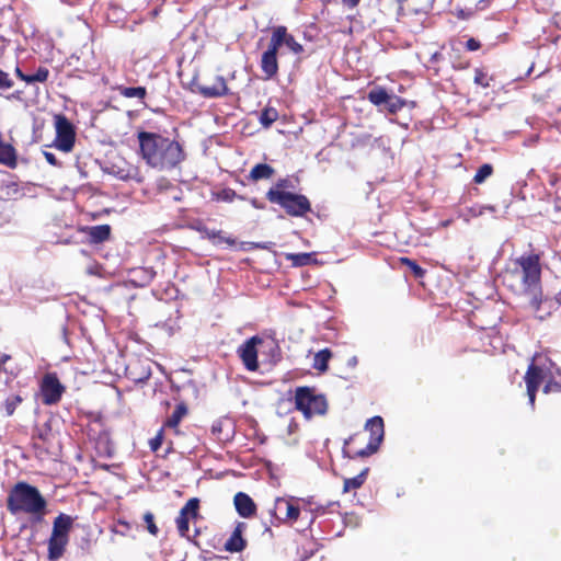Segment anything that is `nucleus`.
I'll return each mask as SVG.
<instances>
[{
	"mask_svg": "<svg viewBox=\"0 0 561 561\" xmlns=\"http://www.w3.org/2000/svg\"><path fill=\"white\" fill-rule=\"evenodd\" d=\"M137 139L141 158L152 169L169 171L185 159L184 149L175 139L151 131H139Z\"/></svg>",
	"mask_w": 561,
	"mask_h": 561,
	"instance_id": "1",
	"label": "nucleus"
},
{
	"mask_svg": "<svg viewBox=\"0 0 561 561\" xmlns=\"http://www.w3.org/2000/svg\"><path fill=\"white\" fill-rule=\"evenodd\" d=\"M519 268L514 274L520 278L519 294L524 296L534 311L538 312L542 304L541 267L538 254L522 255L516 259Z\"/></svg>",
	"mask_w": 561,
	"mask_h": 561,
	"instance_id": "2",
	"label": "nucleus"
},
{
	"mask_svg": "<svg viewBox=\"0 0 561 561\" xmlns=\"http://www.w3.org/2000/svg\"><path fill=\"white\" fill-rule=\"evenodd\" d=\"M46 506L47 502L38 489L23 481L11 489L7 499V507L12 514L26 513L42 516Z\"/></svg>",
	"mask_w": 561,
	"mask_h": 561,
	"instance_id": "3",
	"label": "nucleus"
},
{
	"mask_svg": "<svg viewBox=\"0 0 561 561\" xmlns=\"http://www.w3.org/2000/svg\"><path fill=\"white\" fill-rule=\"evenodd\" d=\"M266 198L271 203L279 205L293 217H302L311 210L309 199L302 194L270 188Z\"/></svg>",
	"mask_w": 561,
	"mask_h": 561,
	"instance_id": "4",
	"label": "nucleus"
},
{
	"mask_svg": "<svg viewBox=\"0 0 561 561\" xmlns=\"http://www.w3.org/2000/svg\"><path fill=\"white\" fill-rule=\"evenodd\" d=\"M295 405L307 419L313 415H323L328 409L325 397L323 394H317L314 390L309 387H299L296 389Z\"/></svg>",
	"mask_w": 561,
	"mask_h": 561,
	"instance_id": "5",
	"label": "nucleus"
},
{
	"mask_svg": "<svg viewBox=\"0 0 561 561\" xmlns=\"http://www.w3.org/2000/svg\"><path fill=\"white\" fill-rule=\"evenodd\" d=\"M55 128L56 138L54 140V146L64 152L71 151L76 140L73 125L65 115L58 114L55 116Z\"/></svg>",
	"mask_w": 561,
	"mask_h": 561,
	"instance_id": "6",
	"label": "nucleus"
},
{
	"mask_svg": "<svg viewBox=\"0 0 561 561\" xmlns=\"http://www.w3.org/2000/svg\"><path fill=\"white\" fill-rule=\"evenodd\" d=\"M65 387L55 374L44 376L41 385L42 401L46 405H53L60 401Z\"/></svg>",
	"mask_w": 561,
	"mask_h": 561,
	"instance_id": "7",
	"label": "nucleus"
},
{
	"mask_svg": "<svg viewBox=\"0 0 561 561\" xmlns=\"http://www.w3.org/2000/svg\"><path fill=\"white\" fill-rule=\"evenodd\" d=\"M262 343V339L254 335L248 339L238 348V355L242 359L244 367L250 371H255L259 367L257 363V345Z\"/></svg>",
	"mask_w": 561,
	"mask_h": 561,
	"instance_id": "8",
	"label": "nucleus"
},
{
	"mask_svg": "<svg viewBox=\"0 0 561 561\" xmlns=\"http://www.w3.org/2000/svg\"><path fill=\"white\" fill-rule=\"evenodd\" d=\"M547 378L543 369L534 363H531L527 369L525 375V382L527 387V396L529 400V404L534 408L536 392L538 390L539 385Z\"/></svg>",
	"mask_w": 561,
	"mask_h": 561,
	"instance_id": "9",
	"label": "nucleus"
},
{
	"mask_svg": "<svg viewBox=\"0 0 561 561\" xmlns=\"http://www.w3.org/2000/svg\"><path fill=\"white\" fill-rule=\"evenodd\" d=\"M299 513L300 510L298 506L283 497H277L274 503V508L271 510V515L278 522H295L299 517Z\"/></svg>",
	"mask_w": 561,
	"mask_h": 561,
	"instance_id": "10",
	"label": "nucleus"
},
{
	"mask_svg": "<svg viewBox=\"0 0 561 561\" xmlns=\"http://www.w3.org/2000/svg\"><path fill=\"white\" fill-rule=\"evenodd\" d=\"M233 503L236 511L241 517L249 518L255 514L256 505L247 493L238 492L234 495Z\"/></svg>",
	"mask_w": 561,
	"mask_h": 561,
	"instance_id": "11",
	"label": "nucleus"
},
{
	"mask_svg": "<svg viewBox=\"0 0 561 561\" xmlns=\"http://www.w3.org/2000/svg\"><path fill=\"white\" fill-rule=\"evenodd\" d=\"M197 91L204 98H219L228 93L226 80L221 76H217L214 83L210 85H198Z\"/></svg>",
	"mask_w": 561,
	"mask_h": 561,
	"instance_id": "12",
	"label": "nucleus"
},
{
	"mask_svg": "<svg viewBox=\"0 0 561 561\" xmlns=\"http://www.w3.org/2000/svg\"><path fill=\"white\" fill-rule=\"evenodd\" d=\"M156 276L152 267H136L129 272V280L136 287H145L149 285Z\"/></svg>",
	"mask_w": 561,
	"mask_h": 561,
	"instance_id": "13",
	"label": "nucleus"
},
{
	"mask_svg": "<svg viewBox=\"0 0 561 561\" xmlns=\"http://www.w3.org/2000/svg\"><path fill=\"white\" fill-rule=\"evenodd\" d=\"M365 428L370 432L369 442L380 445L383 439V420L381 416H373L367 420Z\"/></svg>",
	"mask_w": 561,
	"mask_h": 561,
	"instance_id": "14",
	"label": "nucleus"
},
{
	"mask_svg": "<svg viewBox=\"0 0 561 561\" xmlns=\"http://www.w3.org/2000/svg\"><path fill=\"white\" fill-rule=\"evenodd\" d=\"M69 538L50 535L48 540V559L57 561L64 554Z\"/></svg>",
	"mask_w": 561,
	"mask_h": 561,
	"instance_id": "15",
	"label": "nucleus"
},
{
	"mask_svg": "<svg viewBox=\"0 0 561 561\" xmlns=\"http://www.w3.org/2000/svg\"><path fill=\"white\" fill-rule=\"evenodd\" d=\"M261 69L265 75V79L273 78L278 71L277 54L265 50L261 59Z\"/></svg>",
	"mask_w": 561,
	"mask_h": 561,
	"instance_id": "16",
	"label": "nucleus"
},
{
	"mask_svg": "<svg viewBox=\"0 0 561 561\" xmlns=\"http://www.w3.org/2000/svg\"><path fill=\"white\" fill-rule=\"evenodd\" d=\"M72 523L71 516L60 513L54 520L51 535L68 538Z\"/></svg>",
	"mask_w": 561,
	"mask_h": 561,
	"instance_id": "17",
	"label": "nucleus"
},
{
	"mask_svg": "<svg viewBox=\"0 0 561 561\" xmlns=\"http://www.w3.org/2000/svg\"><path fill=\"white\" fill-rule=\"evenodd\" d=\"M111 227L108 225H99L88 228V236L91 243H101L110 238Z\"/></svg>",
	"mask_w": 561,
	"mask_h": 561,
	"instance_id": "18",
	"label": "nucleus"
},
{
	"mask_svg": "<svg viewBox=\"0 0 561 561\" xmlns=\"http://www.w3.org/2000/svg\"><path fill=\"white\" fill-rule=\"evenodd\" d=\"M290 34L287 33V28L285 26H277L272 34L271 42L268 48L266 50L276 53L278 48L286 43L287 38Z\"/></svg>",
	"mask_w": 561,
	"mask_h": 561,
	"instance_id": "19",
	"label": "nucleus"
},
{
	"mask_svg": "<svg viewBox=\"0 0 561 561\" xmlns=\"http://www.w3.org/2000/svg\"><path fill=\"white\" fill-rule=\"evenodd\" d=\"M290 34L287 33V28L285 26H277L272 34L271 42L268 48L266 50L276 53L278 48L286 43L287 38Z\"/></svg>",
	"mask_w": 561,
	"mask_h": 561,
	"instance_id": "20",
	"label": "nucleus"
},
{
	"mask_svg": "<svg viewBox=\"0 0 561 561\" xmlns=\"http://www.w3.org/2000/svg\"><path fill=\"white\" fill-rule=\"evenodd\" d=\"M290 34L287 33V28L285 26H277L272 34L271 42L268 48L266 50L276 53L278 48L286 43L287 38Z\"/></svg>",
	"mask_w": 561,
	"mask_h": 561,
	"instance_id": "21",
	"label": "nucleus"
},
{
	"mask_svg": "<svg viewBox=\"0 0 561 561\" xmlns=\"http://www.w3.org/2000/svg\"><path fill=\"white\" fill-rule=\"evenodd\" d=\"M392 93H389L385 88L377 87L371 89L368 94L367 99L370 103H373L375 106L379 108V111L383 107V105L387 103L389 96Z\"/></svg>",
	"mask_w": 561,
	"mask_h": 561,
	"instance_id": "22",
	"label": "nucleus"
},
{
	"mask_svg": "<svg viewBox=\"0 0 561 561\" xmlns=\"http://www.w3.org/2000/svg\"><path fill=\"white\" fill-rule=\"evenodd\" d=\"M274 169L266 163H257L250 171V179L253 181L267 180L274 174Z\"/></svg>",
	"mask_w": 561,
	"mask_h": 561,
	"instance_id": "23",
	"label": "nucleus"
},
{
	"mask_svg": "<svg viewBox=\"0 0 561 561\" xmlns=\"http://www.w3.org/2000/svg\"><path fill=\"white\" fill-rule=\"evenodd\" d=\"M369 468H364L356 477L344 479L343 492L359 489L366 481Z\"/></svg>",
	"mask_w": 561,
	"mask_h": 561,
	"instance_id": "24",
	"label": "nucleus"
},
{
	"mask_svg": "<svg viewBox=\"0 0 561 561\" xmlns=\"http://www.w3.org/2000/svg\"><path fill=\"white\" fill-rule=\"evenodd\" d=\"M187 414V407L184 403H180L175 407V410L164 422V426L169 428H176L182 419Z\"/></svg>",
	"mask_w": 561,
	"mask_h": 561,
	"instance_id": "25",
	"label": "nucleus"
},
{
	"mask_svg": "<svg viewBox=\"0 0 561 561\" xmlns=\"http://www.w3.org/2000/svg\"><path fill=\"white\" fill-rule=\"evenodd\" d=\"M332 357V353L329 348H323L314 354L313 357V368L319 371H327L328 370V364L330 358Z\"/></svg>",
	"mask_w": 561,
	"mask_h": 561,
	"instance_id": "26",
	"label": "nucleus"
},
{
	"mask_svg": "<svg viewBox=\"0 0 561 561\" xmlns=\"http://www.w3.org/2000/svg\"><path fill=\"white\" fill-rule=\"evenodd\" d=\"M405 104L407 101L404 99L392 93L380 111L389 114H397Z\"/></svg>",
	"mask_w": 561,
	"mask_h": 561,
	"instance_id": "27",
	"label": "nucleus"
},
{
	"mask_svg": "<svg viewBox=\"0 0 561 561\" xmlns=\"http://www.w3.org/2000/svg\"><path fill=\"white\" fill-rule=\"evenodd\" d=\"M232 430V423L230 421V419L228 417H224V419H218L216 420L213 424H211V427H210V432L211 434L216 437V438H220V435L227 431H231Z\"/></svg>",
	"mask_w": 561,
	"mask_h": 561,
	"instance_id": "28",
	"label": "nucleus"
},
{
	"mask_svg": "<svg viewBox=\"0 0 561 561\" xmlns=\"http://www.w3.org/2000/svg\"><path fill=\"white\" fill-rule=\"evenodd\" d=\"M245 548V540L238 534H231L225 543V549L229 552H240Z\"/></svg>",
	"mask_w": 561,
	"mask_h": 561,
	"instance_id": "29",
	"label": "nucleus"
},
{
	"mask_svg": "<svg viewBox=\"0 0 561 561\" xmlns=\"http://www.w3.org/2000/svg\"><path fill=\"white\" fill-rule=\"evenodd\" d=\"M286 259L291 262L293 266H306L313 261L312 253H288Z\"/></svg>",
	"mask_w": 561,
	"mask_h": 561,
	"instance_id": "30",
	"label": "nucleus"
},
{
	"mask_svg": "<svg viewBox=\"0 0 561 561\" xmlns=\"http://www.w3.org/2000/svg\"><path fill=\"white\" fill-rule=\"evenodd\" d=\"M278 118V112L274 107H266L260 114V123L264 127H270Z\"/></svg>",
	"mask_w": 561,
	"mask_h": 561,
	"instance_id": "31",
	"label": "nucleus"
},
{
	"mask_svg": "<svg viewBox=\"0 0 561 561\" xmlns=\"http://www.w3.org/2000/svg\"><path fill=\"white\" fill-rule=\"evenodd\" d=\"M199 500L197 497L190 499L186 504L181 508L180 513L192 518L198 515Z\"/></svg>",
	"mask_w": 561,
	"mask_h": 561,
	"instance_id": "32",
	"label": "nucleus"
},
{
	"mask_svg": "<svg viewBox=\"0 0 561 561\" xmlns=\"http://www.w3.org/2000/svg\"><path fill=\"white\" fill-rule=\"evenodd\" d=\"M119 92L123 96L128 99H144L147 94L146 88L144 87H123L119 89Z\"/></svg>",
	"mask_w": 561,
	"mask_h": 561,
	"instance_id": "33",
	"label": "nucleus"
},
{
	"mask_svg": "<svg viewBox=\"0 0 561 561\" xmlns=\"http://www.w3.org/2000/svg\"><path fill=\"white\" fill-rule=\"evenodd\" d=\"M136 367L134 365L128 366L129 376L136 381V382H145L148 380L151 376V369L149 366L142 367L141 371L139 374H136Z\"/></svg>",
	"mask_w": 561,
	"mask_h": 561,
	"instance_id": "34",
	"label": "nucleus"
},
{
	"mask_svg": "<svg viewBox=\"0 0 561 561\" xmlns=\"http://www.w3.org/2000/svg\"><path fill=\"white\" fill-rule=\"evenodd\" d=\"M492 172H493V168L491 164H489V163L482 164L478 169V171L473 178V182L477 184L483 183L492 174Z\"/></svg>",
	"mask_w": 561,
	"mask_h": 561,
	"instance_id": "35",
	"label": "nucleus"
},
{
	"mask_svg": "<svg viewBox=\"0 0 561 561\" xmlns=\"http://www.w3.org/2000/svg\"><path fill=\"white\" fill-rule=\"evenodd\" d=\"M401 262L411 270L415 277L421 278L425 275V270L422 268L415 261L409 257H402Z\"/></svg>",
	"mask_w": 561,
	"mask_h": 561,
	"instance_id": "36",
	"label": "nucleus"
},
{
	"mask_svg": "<svg viewBox=\"0 0 561 561\" xmlns=\"http://www.w3.org/2000/svg\"><path fill=\"white\" fill-rule=\"evenodd\" d=\"M22 402V398L19 394H12L7 398L4 402V408L7 415H12L16 409V407Z\"/></svg>",
	"mask_w": 561,
	"mask_h": 561,
	"instance_id": "37",
	"label": "nucleus"
},
{
	"mask_svg": "<svg viewBox=\"0 0 561 561\" xmlns=\"http://www.w3.org/2000/svg\"><path fill=\"white\" fill-rule=\"evenodd\" d=\"M190 518L188 516L186 515H182L181 513L179 514V516L176 517V527H178V531L181 536L185 537L188 533V523H190Z\"/></svg>",
	"mask_w": 561,
	"mask_h": 561,
	"instance_id": "38",
	"label": "nucleus"
},
{
	"mask_svg": "<svg viewBox=\"0 0 561 561\" xmlns=\"http://www.w3.org/2000/svg\"><path fill=\"white\" fill-rule=\"evenodd\" d=\"M49 76V70L45 67H39L33 75H30V83L45 82Z\"/></svg>",
	"mask_w": 561,
	"mask_h": 561,
	"instance_id": "39",
	"label": "nucleus"
},
{
	"mask_svg": "<svg viewBox=\"0 0 561 561\" xmlns=\"http://www.w3.org/2000/svg\"><path fill=\"white\" fill-rule=\"evenodd\" d=\"M144 522L147 525L148 531L151 535L157 536L158 533H159V529H158L157 525L154 524V516H153V514L151 512H146L144 514Z\"/></svg>",
	"mask_w": 561,
	"mask_h": 561,
	"instance_id": "40",
	"label": "nucleus"
},
{
	"mask_svg": "<svg viewBox=\"0 0 561 561\" xmlns=\"http://www.w3.org/2000/svg\"><path fill=\"white\" fill-rule=\"evenodd\" d=\"M486 210L494 211L495 208H494V206H491V205H486V206L477 205V206H472L468 209L470 216H472V217L482 216Z\"/></svg>",
	"mask_w": 561,
	"mask_h": 561,
	"instance_id": "41",
	"label": "nucleus"
},
{
	"mask_svg": "<svg viewBox=\"0 0 561 561\" xmlns=\"http://www.w3.org/2000/svg\"><path fill=\"white\" fill-rule=\"evenodd\" d=\"M379 446L380 445L373 444V442H368L366 447L360 449V450H358L356 455L358 457H368V456L375 454L378 450Z\"/></svg>",
	"mask_w": 561,
	"mask_h": 561,
	"instance_id": "42",
	"label": "nucleus"
},
{
	"mask_svg": "<svg viewBox=\"0 0 561 561\" xmlns=\"http://www.w3.org/2000/svg\"><path fill=\"white\" fill-rule=\"evenodd\" d=\"M474 83L484 88L490 85L486 75L479 68L474 70Z\"/></svg>",
	"mask_w": 561,
	"mask_h": 561,
	"instance_id": "43",
	"label": "nucleus"
},
{
	"mask_svg": "<svg viewBox=\"0 0 561 561\" xmlns=\"http://www.w3.org/2000/svg\"><path fill=\"white\" fill-rule=\"evenodd\" d=\"M285 45H286V46H287V47H288L293 53H295V54H300V53H302V51H304V47H302V45H301V44H299V43L294 38V36H293V35H290V36L287 38V41H286Z\"/></svg>",
	"mask_w": 561,
	"mask_h": 561,
	"instance_id": "44",
	"label": "nucleus"
},
{
	"mask_svg": "<svg viewBox=\"0 0 561 561\" xmlns=\"http://www.w3.org/2000/svg\"><path fill=\"white\" fill-rule=\"evenodd\" d=\"M209 238L216 239L217 243H227L229 245L234 244V240L230 239L229 237L222 236L221 231H211V233H209Z\"/></svg>",
	"mask_w": 561,
	"mask_h": 561,
	"instance_id": "45",
	"label": "nucleus"
},
{
	"mask_svg": "<svg viewBox=\"0 0 561 561\" xmlns=\"http://www.w3.org/2000/svg\"><path fill=\"white\" fill-rule=\"evenodd\" d=\"M236 197H238L237 193L231 188H225L220 192L219 198L225 202H232ZM239 198H243L242 196H239Z\"/></svg>",
	"mask_w": 561,
	"mask_h": 561,
	"instance_id": "46",
	"label": "nucleus"
},
{
	"mask_svg": "<svg viewBox=\"0 0 561 561\" xmlns=\"http://www.w3.org/2000/svg\"><path fill=\"white\" fill-rule=\"evenodd\" d=\"M162 439H163V430L161 428L158 432V434L156 435V437H153L149 443L152 451H157L161 447Z\"/></svg>",
	"mask_w": 561,
	"mask_h": 561,
	"instance_id": "47",
	"label": "nucleus"
},
{
	"mask_svg": "<svg viewBox=\"0 0 561 561\" xmlns=\"http://www.w3.org/2000/svg\"><path fill=\"white\" fill-rule=\"evenodd\" d=\"M13 87V81L9 78V75L0 69V88L10 89Z\"/></svg>",
	"mask_w": 561,
	"mask_h": 561,
	"instance_id": "48",
	"label": "nucleus"
},
{
	"mask_svg": "<svg viewBox=\"0 0 561 561\" xmlns=\"http://www.w3.org/2000/svg\"><path fill=\"white\" fill-rule=\"evenodd\" d=\"M560 391H561V383L553 381V380L547 381V383L543 387L545 393L560 392Z\"/></svg>",
	"mask_w": 561,
	"mask_h": 561,
	"instance_id": "49",
	"label": "nucleus"
},
{
	"mask_svg": "<svg viewBox=\"0 0 561 561\" xmlns=\"http://www.w3.org/2000/svg\"><path fill=\"white\" fill-rule=\"evenodd\" d=\"M554 305L561 306V290L554 296L553 299H542V306H547L548 308H552Z\"/></svg>",
	"mask_w": 561,
	"mask_h": 561,
	"instance_id": "50",
	"label": "nucleus"
},
{
	"mask_svg": "<svg viewBox=\"0 0 561 561\" xmlns=\"http://www.w3.org/2000/svg\"><path fill=\"white\" fill-rule=\"evenodd\" d=\"M466 48L470 51H474V50H478L480 48V42H478L477 39L474 38H469L467 42H466Z\"/></svg>",
	"mask_w": 561,
	"mask_h": 561,
	"instance_id": "51",
	"label": "nucleus"
},
{
	"mask_svg": "<svg viewBox=\"0 0 561 561\" xmlns=\"http://www.w3.org/2000/svg\"><path fill=\"white\" fill-rule=\"evenodd\" d=\"M43 154H44V157H45L46 161H47L49 164H51V165H54V167L59 165V163H58V161H57V159H56V156H55L53 152L44 151V152H43Z\"/></svg>",
	"mask_w": 561,
	"mask_h": 561,
	"instance_id": "52",
	"label": "nucleus"
},
{
	"mask_svg": "<svg viewBox=\"0 0 561 561\" xmlns=\"http://www.w3.org/2000/svg\"><path fill=\"white\" fill-rule=\"evenodd\" d=\"M341 1L344 7H346L347 9H351V10L355 9L360 2V0H341Z\"/></svg>",
	"mask_w": 561,
	"mask_h": 561,
	"instance_id": "53",
	"label": "nucleus"
},
{
	"mask_svg": "<svg viewBox=\"0 0 561 561\" xmlns=\"http://www.w3.org/2000/svg\"><path fill=\"white\" fill-rule=\"evenodd\" d=\"M15 73L21 80L25 81L26 83H30V75L23 73L20 68L15 69Z\"/></svg>",
	"mask_w": 561,
	"mask_h": 561,
	"instance_id": "54",
	"label": "nucleus"
},
{
	"mask_svg": "<svg viewBox=\"0 0 561 561\" xmlns=\"http://www.w3.org/2000/svg\"><path fill=\"white\" fill-rule=\"evenodd\" d=\"M287 184H288V180L286 179H283V180H279L275 186L273 188H276V190H280V191H285L284 188L287 187Z\"/></svg>",
	"mask_w": 561,
	"mask_h": 561,
	"instance_id": "55",
	"label": "nucleus"
},
{
	"mask_svg": "<svg viewBox=\"0 0 561 561\" xmlns=\"http://www.w3.org/2000/svg\"><path fill=\"white\" fill-rule=\"evenodd\" d=\"M245 528V523H238L232 534H238L239 536H242V533Z\"/></svg>",
	"mask_w": 561,
	"mask_h": 561,
	"instance_id": "56",
	"label": "nucleus"
},
{
	"mask_svg": "<svg viewBox=\"0 0 561 561\" xmlns=\"http://www.w3.org/2000/svg\"><path fill=\"white\" fill-rule=\"evenodd\" d=\"M250 203L256 209H263L265 207V205L263 203L259 202L256 198H252L250 201Z\"/></svg>",
	"mask_w": 561,
	"mask_h": 561,
	"instance_id": "57",
	"label": "nucleus"
},
{
	"mask_svg": "<svg viewBox=\"0 0 561 561\" xmlns=\"http://www.w3.org/2000/svg\"><path fill=\"white\" fill-rule=\"evenodd\" d=\"M11 192H13V193L18 192V184L11 183L10 185H8V194H10Z\"/></svg>",
	"mask_w": 561,
	"mask_h": 561,
	"instance_id": "58",
	"label": "nucleus"
},
{
	"mask_svg": "<svg viewBox=\"0 0 561 561\" xmlns=\"http://www.w3.org/2000/svg\"><path fill=\"white\" fill-rule=\"evenodd\" d=\"M118 524L122 525L123 527H125L126 529L129 528V524L127 522L119 520Z\"/></svg>",
	"mask_w": 561,
	"mask_h": 561,
	"instance_id": "59",
	"label": "nucleus"
},
{
	"mask_svg": "<svg viewBox=\"0 0 561 561\" xmlns=\"http://www.w3.org/2000/svg\"><path fill=\"white\" fill-rule=\"evenodd\" d=\"M356 363H357L356 357H353V358L350 360V364H351V365H356Z\"/></svg>",
	"mask_w": 561,
	"mask_h": 561,
	"instance_id": "60",
	"label": "nucleus"
},
{
	"mask_svg": "<svg viewBox=\"0 0 561 561\" xmlns=\"http://www.w3.org/2000/svg\"><path fill=\"white\" fill-rule=\"evenodd\" d=\"M113 531H114L115 534H121V535H123V536L125 535V533H124V531H118V530H116V529H113Z\"/></svg>",
	"mask_w": 561,
	"mask_h": 561,
	"instance_id": "61",
	"label": "nucleus"
},
{
	"mask_svg": "<svg viewBox=\"0 0 561 561\" xmlns=\"http://www.w3.org/2000/svg\"><path fill=\"white\" fill-rule=\"evenodd\" d=\"M534 66L529 67L527 75H529L533 71Z\"/></svg>",
	"mask_w": 561,
	"mask_h": 561,
	"instance_id": "62",
	"label": "nucleus"
},
{
	"mask_svg": "<svg viewBox=\"0 0 561 561\" xmlns=\"http://www.w3.org/2000/svg\"><path fill=\"white\" fill-rule=\"evenodd\" d=\"M396 1L401 4V3L405 2L407 0H396Z\"/></svg>",
	"mask_w": 561,
	"mask_h": 561,
	"instance_id": "63",
	"label": "nucleus"
},
{
	"mask_svg": "<svg viewBox=\"0 0 561 561\" xmlns=\"http://www.w3.org/2000/svg\"><path fill=\"white\" fill-rule=\"evenodd\" d=\"M259 248H261V249H267V247H266V245H259Z\"/></svg>",
	"mask_w": 561,
	"mask_h": 561,
	"instance_id": "64",
	"label": "nucleus"
}]
</instances>
